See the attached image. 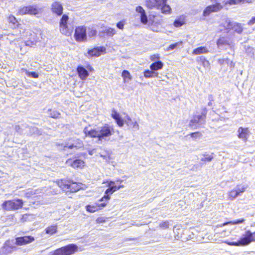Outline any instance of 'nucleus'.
<instances>
[{"mask_svg": "<svg viewBox=\"0 0 255 255\" xmlns=\"http://www.w3.org/2000/svg\"><path fill=\"white\" fill-rule=\"evenodd\" d=\"M83 131L86 136L97 137L99 140L102 141L107 137L111 136L112 134L113 131L109 127L105 126L98 130L89 129V128L86 127L84 128Z\"/></svg>", "mask_w": 255, "mask_h": 255, "instance_id": "obj_1", "label": "nucleus"}, {"mask_svg": "<svg viewBox=\"0 0 255 255\" xmlns=\"http://www.w3.org/2000/svg\"><path fill=\"white\" fill-rule=\"evenodd\" d=\"M145 5L150 9H160L161 13L165 14H169L171 12V8L167 4V0H146Z\"/></svg>", "mask_w": 255, "mask_h": 255, "instance_id": "obj_2", "label": "nucleus"}, {"mask_svg": "<svg viewBox=\"0 0 255 255\" xmlns=\"http://www.w3.org/2000/svg\"><path fill=\"white\" fill-rule=\"evenodd\" d=\"M69 17L66 14H63L59 21V30L63 34L67 36L72 34L73 27L68 22Z\"/></svg>", "mask_w": 255, "mask_h": 255, "instance_id": "obj_3", "label": "nucleus"}, {"mask_svg": "<svg viewBox=\"0 0 255 255\" xmlns=\"http://www.w3.org/2000/svg\"><path fill=\"white\" fill-rule=\"evenodd\" d=\"M78 251V247L75 244H69L50 253V255H71Z\"/></svg>", "mask_w": 255, "mask_h": 255, "instance_id": "obj_4", "label": "nucleus"}, {"mask_svg": "<svg viewBox=\"0 0 255 255\" xmlns=\"http://www.w3.org/2000/svg\"><path fill=\"white\" fill-rule=\"evenodd\" d=\"M255 242V232L252 233L250 231H246L245 234L237 242L232 245L239 246H246L252 242Z\"/></svg>", "mask_w": 255, "mask_h": 255, "instance_id": "obj_5", "label": "nucleus"}, {"mask_svg": "<svg viewBox=\"0 0 255 255\" xmlns=\"http://www.w3.org/2000/svg\"><path fill=\"white\" fill-rule=\"evenodd\" d=\"M23 204V202L22 200L16 199L5 201L2 204V207L6 210H14L21 208Z\"/></svg>", "mask_w": 255, "mask_h": 255, "instance_id": "obj_6", "label": "nucleus"}, {"mask_svg": "<svg viewBox=\"0 0 255 255\" xmlns=\"http://www.w3.org/2000/svg\"><path fill=\"white\" fill-rule=\"evenodd\" d=\"M74 37L77 41L82 42L87 39V28L84 26H80L76 28Z\"/></svg>", "mask_w": 255, "mask_h": 255, "instance_id": "obj_7", "label": "nucleus"}, {"mask_svg": "<svg viewBox=\"0 0 255 255\" xmlns=\"http://www.w3.org/2000/svg\"><path fill=\"white\" fill-rule=\"evenodd\" d=\"M207 114V109L206 108H203L200 115H194L193 119L190 121L189 127H193L196 124H199L202 121H205Z\"/></svg>", "mask_w": 255, "mask_h": 255, "instance_id": "obj_8", "label": "nucleus"}, {"mask_svg": "<svg viewBox=\"0 0 255 255\" xmlns=\"http://www.w3.org/2000/svg\"><path fill=\"white\" fill-rule=\"evenodd\" d=\"M222 5L219 2H216L214 4H211L207 6L204 9L203 15L204 16H207L212 12H216L220 11L223 8Z\"/></svg>", "mask_w": 255, "mask_h": 255, "instance_id": "obj_9", "label": "nucleus"}, {"mask_svg": "<svg viewBox=\"0 0 255 255\" xmlns=\"http://www.w3.org/2000/svg\"><path fill=\"white\" fill-rule=\"evenodd\" d=\"M108 187L109 188L105 192L106 195L100 199V201H103L105 200L107 202L110 199L109 195L112 194L121 187L120 186L115 185V183L112 181L108 183Z\"/></svg>", "mask_w": 255, "mask_h": 255, "instance_id": "obj_10", "label": "nucleus"}, {"mask_svg": "<svg viewBox=\"0 0 255 255\" xmlns=\"http://www.w3.org/2000/svg\"><path fill=\"white\" fill-rule=\"evenodd\" d=\"M237 189H233L229 192L228 198L230 200H232L235 199L242 193H244L246 189V187L241 186L240 185H237Z\"/></svg>", "mask_w": 255, "mask_h": 255, "instance_id": "obj_11", "label": "nucleus"}, {"mask_svg": "<svg viewBox=\"0 0 255 255\" xmlns=\"http://www.w3.org/2000/svg\"><path fill=\"white\" fill-rule=\"evenodd\" d=\"M34 241V238L31 236L18 237L16 238L15 244L17 246H23L29 244Z\"/></svg>", "mask_w": 255, "mask_h": 255, "instance_id": "obj_12", "label": "nucleus"}, {"mask_svg": "<svg viewBox=\"0 0 255 255\" xmlns=\"http://www.w3.org/2000/svg\"><path fill=\"white\" fill-rule=\"evenodd\" d=\"M107 205V203H96L93 205H88L86 206V211L90 213H94L102 209Z\"/></svg>", "mask_w": 255, "mask_h": 255, "instance_id": "obj_13", "label": "nucleus"}, {"mask_svg": "<svg viewBox=\"0 0 255 255\" xmlns=\"http://www.w3.org/2000/svg\"><path fill=\"white\" fill-rule=\"evenodd\" d=\"M250 135V131L248 128L239 127L238 129V137L243 140L246 141Z\"/></svg>", "mask_w": 255, "mask_h": 255, "instance_id": "obj_14", "label": "nucleus"}, {"mask_svg": "<svg viewBox=\"0 0 255 255\" xmlns=\"http://www.w3.org/2000/svg\"><path fill=\"white\" fill-rule=\"evenodd\" d=\"M51 9L53 13L60 15L63 13V8L62 4L59 1L53 2L51 5Z\"/></svg>", "mask_w": 255, "mask_h": 255, "instance_id": "obj_15", "label": "nucleus"}, {"mask_svg": "<svg viewBox=\"0 0 255 255\" xmlns=\"http://www.w3.org/2000/svg\"><path fill=\"white\" fill-rule=\"evenodd\" d=\"M135 10L136 12L140 14L139 18L140 22L143 24H146L148 22V19L145 10L142 6H137L135 8Z\"/></svg>", "mask_w": 255, "mask_h": 255, "instance_id": "obj_16", "label": "nucleus"}, {"mask_svg": "<svg viewBox=\"0 0 255 255\" xmlns=\"http://www.w3.org/2000/svg\"><path fill=\"white\" fill-rule=\"evenodd\" d=\"M106 51L104 47H97L89 50L88 51V55L89 56H99Z\"/></svg>", "mask_w": 255, "mask_h": 255, "instance_id": "obj_17", "label": "nucleus"}, {"mask_svg": "<svg viewBox=\"0 0 255 255\" xmlns=\"http://www.w3.org/2000/svg\"><path fill=\"white\" fill-rule=\"evenodd\" d=\"M66 164L74 168H82L85 166L84 162L80 159H76L75 160L68 159L66 161Z\"/></svg>", "mask_w": 255, "mask_h": 255, "instance_id": "obj_18", "label": "nucleus"}, {"mask_svg": "<svg viewBox=\"0 0 255 255\" xmlns=\"http://www.w3.org/2000/svg\"><path fill=\"white\" fill-rule=\"evenodd\" d=\"M84 146V144L83 141L80 139H76L74 140L73 143L71 144H66V145L64 146V147H68L70 149H72L73 148H75L76 149L82 148Z\"/></svg>", "mask_w": 255, "mask_h": 255, "instance_id": "obj_19", "label": "nucleus"}, {"mask_svg": "<svg viewBox=\"0 0 255 255\" xmlns=\"http://www.w3.org/2000/svg\"><path fill=\"white\" fill-rule=\"evenodd\" d=\"M227 29H232L234 28V30L235 32L239 34H241L243 31V28L241 23H236L234 26H233L232 23L231 22H229L227 24Z\"/></svg>", "mask_w": 255, "mask_h": 255, "instance_id": "obj_20", "label": "nucleus"}, {"mask_svg": "<svg viewBox=\"0 0 255 255\" xmlns=\"http://www.w3.org/2000/svg\"><path fill=\"white\" fill-rule=\"evenodd\" d=\"M104 36L106 35L108 37H112L117 33L116 30L111 27H106L100 32Z\"/></svg>", "mask_w": 255, "mask_h": 255, "instance_id": "obj_21", "label": "nucleus"}, {"mask_svg": "<svg viewBox=\"0 0 255 255\" xmlns=\"http://www.w3.org/2000/svg\"><path fill=\"white\" fill-rule=\"evenodd\" d=\"M202 155L203 157L201 158V161L203 164H205L212 161L214 158V153L212 152L210 154L208 152H205Z\"/></svg>", "mask_w": 255, "mask_h": 255, "instance_id": "obj_22", "label": "nucleus"}, {"mask_svg": "<svg viewBox=\"0 0 255 255\" xmlns=\"http://www.w3.org/2000/svg\"><path fill=\"white\" fill-rule=\"evenodd\" d=\"M77 71L79 77L82 80H85L89 76V73L84 67L79 66L77 68Z\"/></svg>", "mask_w": 255, "mask_h": 255, "instance_id": "obj_23", "label": "nucleus"}, {"mask_svg": "<svg viewBox=\"0 0 255 255\" xmlns=\"http://www.w3.org/2000/svg\"><path fill=\"white\" fill-rule=\"evenodd\" d=\"M68 190L72 192H75L81 188V185L76 182L69 181Z\"/></svg>", "mask_w": 255, "mask_h": 255, "instance_id": "obj_24", "label": "nucleus"}, {"mask_svg": "<svg viewBox=\"0 0 255 255\" xmlns=\"http://www.w3.org/2000/svg\"><path fill=\"white\" fill-rule=\"evenodd\" d=\"M209 50L206 46H200L194 49L192 51V54L194 55H199L201 54L207 53Z\"/></svg>", "mask_w": 255, "mask_h": 255, "instance_id": "obj_25", "label": "nucleus"}, {"mask_svg": "<svg viewBox=\"0 0 255 255\" xmlns=\"http://www.w3.org/2000/svg\"><path fill=\"white\" fill-rule=\"evenodd\" d=\"M163 67V63L161 61H158L152 63L150 65V69L152 71H157L161 69Z\"/></svg>", "mask_w": 255, "mask_h": 255, "instance_id": "obj_26", "label": "nucleus"}, {"mask_svg": "<svg viewBox=\"0 0 255 255\" xmlns=\"http://www.w3.org/2000/svg\"><path fill=\"white\" fill-rule=\"evenodd\" d=\"M112 117L116 121L117 124L120 126H123V121L121 119L119 115L115 111L112 112Z\"/></svg>", "mask_w": 255, "mask_h": 255, "instance_id": "obj_27", "label": "nucleus"}, {"mask_svg": "<svg viewBox=\"0 0 255 255\" xmlns=\"http://www.w3.org/2000/svg\"><path fill=\"white\" fill-rule=\"evenodd\" d=\"M57 185L63 190H68L69 181L63 180H58L56 182Z\"/></svg>", "mask_w": 255, "mask_h": 255, "instance_id": "obj_28", "label": "nucleus"}, {"mask_svg": "<svg viewBox=\"0 0 255 255\" xmlns=\"http://www.w3.org/2000/svg\"><path fill=\"white\" fill-rule=\"evenodd\" d=\"M157 75V73H155L151 70L146 69L143 71V76L146 78L156 77Z\"/></svg>", "mask_w": 255, "mask_h": 255, "instance_id": "obj_29", "label": "nucleus"}, {"mask_svg": "<svg viewBox=\"0 0 255 255\" xmlns=\"http://www.w3.org/2000/svg\"><path fill=\"white\" fill-rule=\"evenodd\" d=\"M57 227L56 225H53L47 227L45 229L46 234L52 235L57 232Z\"/></svg>", "mask_w": 255, "mask_h": 255, "instance_id": "obj_30", "label": "nucleus"}, {"mask_svg": "<svg viewBox=\"0 0 255 255\" xmlns=\"http://www.w3.org/2000/svg\"><path fill=\"white\" fill-rule=\"evenodd\" d=\"M43 189L44 188H38L35 190H28L25 193V196L26 197H30L33 195L40 193Z\"/></svg>", "mask_w": 255, "mask_h": 255, "instance_id": "obj_31", "label": "nucleus"}, {"mask_svg": "<svg viewBox=\"0 0 255 255\" xmlns=\"http://www.w3.org/2000/svg\"><path fill=\"white\" fill-rule=\"evenodd\" d=\"M185 23V20L184 17H179L176 19L173 22V25L175 27H179Z\"/></svg>", "mask_w": 255, "mask_h": 255, "instance_id": "obj_32", "label": "nucleus"}, {"mask_svg": "<svg viewBox=\"0 0 255 255\" xmlns=\"http://www.w3.org/2000/svg\"><path fill=\"white\" fill-rule=\"evenodd\" d=\"M28 14H36L39 12L40 9L36 8L33 6H28Z\"/></svg>", "mask_w": 255, "mask_h": 255, "instance_id": "obj_33", "label": "nucleus"}, {"mask_svg": "<svg viewBox=\"0 0 255 255\" xmlns=\"http://www.w3.org/2000/svg\"><path fill=\"white\" fill-rule=\"evenodd\" d=\"M218 46L228 44V42L224 37H220L216 42Z\"/></svg>", "mask_w": 255, "mask_h": 255, "instance_id": "obj_34", "label": "nucleus"}, {"mask_svg": "<svg viewBox=\"0 0 255 255\" xmlns=\"http://www.w3.org/2000/svg\"><path fill=\"white\" fill-rule=\"evenodd\" d=\"M47 114L52 118H57L59 117L60 114L56 111H52L51 109L48 110Z\"/></svg>", "mask_w": 255, "mask_h": 255, "instance_id": "obj_35", "label": "nucleus"}, {"mask_svg": "<svg viewBox=\"0 0 255 255\" xmlns=\"http://www.w3.org/2000/svg\"><path fill=\"white\" fill-rule=\"evenodd\" d=\"M87 33L90 37H92L96 35L97 31L95 29L89 27L87 28Z\"/></svg>", "mask_w": 255, "mask_h": 255, "instance_id": "obj_36", "label": "nucleus"}, {"mask_svg": "<svg viewBox=\"0 0 255 255\" xmlns=\"http://www.w3.org/2000/svg\"><path fill=\"white\" fill-rule=\"evenodd\" d=\"M183 43V42L182 41L172 43L169 45V46L167 48V50H172L175 48L177 46L180 45Z\"/></svg>", "mask_w": 255, "mask_h": 255, "instance_id": "obj_37", "label": "nucleus"}, {"mask_svg": "<svg viewBox=\"0 0 255 255\" xmlns=\"http://www.w3.org/2000/svg\"><path fill=\"white\" fill-rule=\"evenodd\" d=\"M22 70L24 71L25 72L26 74L28 77H32L35 78L38 77V74L35 72H29L27 70L23 69H22Z\"/></svg>", "mask_w": 255, "mask_h": 255, "instance_id": "obj_38", "label": "nucleus"}, {"mask_svg": "<svg viewBox=\"0 0 255 255\" xmlns=\"http://www.w3.org/2000/svg\"><path fill=\"white\" fill-rule=\"evenodd\" d=\"M14 244H15V243H14L13 241L8 240L5 242L4 246H6V248L12 250V249L14 248L13 246Z\"/></svg>", "mask_w": 255, "mask_h": 255, "instance_id": "obj_39", "label": "nucleus"}, {"mask_svg": "<svg viewBox=\"0 0 255 255\" xmlns=\"http://www.w3.org/2000/svg\"><path fill=\"white\" fill-rule=\"evenodd\" d=\"M18 13L20 15L28 14V6H24L20 8L18 10Z\"/></svg>", "mask_w": 255, "mask_h": 255, "instance_id": "obj_40", "label": "nucleus"}, {"mask_svg": "<svg viewBox=\"0 0 255 255\" xmlns=\"http://www.w3.org/2000/svg\"><path fill=\"white\" fill-rule=\"evenodd\" d=\"M12 250L9 249V248H6V246H4L1 249V252L2 254L6 255L8 254H10L12 252Z\"/></svg>", "mask_w": 255, "mask_h": 255, "instance_id": "obj_41", "label": "nucleus"}, {"mask_svg": "<svg viewBox=\"0 0 255 255\" xmlns=\"http://www.w3.org/2000/svg\"><path fill=\"white\" fill-rule=\"evenodd\" d=\"M159 226L163 229H168L169 228V222L168 221H163L159 224Z\"/></svg>", "mask_w": 255, "mask_h": 255, "instance_id": "obj_42", "label": "nucleus"}, {"mask_svg": "<svg viewBox=\"0 0 255 255\" xmlns=\"http://www.w3.org/2000/svg\"><path fill=\"white\" fill-rule=\"evenodd\" d=\"M189 135L192 138H196L197 137H201L202 136V134L200 131H196L190 133Z\"/></svg>", "mask_w": 255, "mask_h": 255, "instance_id": "obj_43", "label": "nucleus"}, {"mask_svg": "<svg viewBox=\"0 0 255 255\" xmlns=\"http://www.w3.org/2000/svg\"><path fill=\"white\" fill-rule=\"evenodd\" d=\"M36 42L37 41L36 40H28L25 42V45L26 46L32 47L36 44Z\"/></svg>", "mask_w": 255, "mask_h": 255, "instance_id": "obj_44", "label": "nucleus"}, {"mask_svg": "<svg viewBox=\"0 0 255 255\" xmlns=\"http://www.w3.org/2000/svg\"><path fill=\"white\" fill-rule=\"evenodd\" d=\"M126 24V21L122 20L117 24V27L120 29H123L124 28V25Z\"/></svg>", "mask_w": 255, "mask_h": 255, "instance_id": "obj_45", "label": "nucleus"}, {"mask_svg": "<svg viewBox=\"0 0 255 255\" xmlns=\"http://www.w3.org/2000/svg\"><path fill=\"white\" fill-rule=\"evenodd\" d=\"M244 222H245V220L244 219H241L235 220L232 222H230L229 223H232L233 224H238L243 223Z\"/></svg>", "mask_w": 255, "mask_h": 255, "instance_id": "obj_46", "label": "nucleus"}, {"mask_svg": "<svg viewBox=\"0 0 255 255\" xmlns=\"http://www.w3.org/2000/svg\"><path fill=\"white\" fill-rule=\"evenodd\" d=\"M8 20L10 22H11L13 24L15 23V22L17 21L16 18L13 15H10L9 16Z\"/></svg>", "mask_w": 255, "mask_h": 255, "instance_id": "obj_47", "label": "nucleus"}, {"mask_svg": "<svg viewBox=\"0 0 255 255\" xmlns=\"http://www.w3.org/2000/svg\"><path fill=\"white\" fill-rule=\"evenodd\" d=\"M226 4H229V5H236L237 1L236 0H228Z\"/></svg>", "mask_w": 255, "mask_h": 255, "instance_id": "obj_48", "label": "nucleus"}, {"mask_svg": "<svg viewBox=\"0 0 255 255\" xmlns=\"http://www.w3.org/2000/svg\"><path fill=\"white\" fill-rule=\"evenodd\" d=\"M255 23V16L251 18V19L248 21V24L249 25H253Z\"/></svg>", "mask_w": 255, "mask_h": 255, "instance_id": "obj_49", "label": "nucleus"}, {"mask_svg": "<svg viewBox=\"0 0 255 255\" xmlns=\"http://www.w3.org/2000/svg\"><path fill=\"white\" fill-rule=\"evenodd\" d=\"M127 76H128V71L124 70L122 73V77H123L124 81H126Z\"/></svg>", "mask_w": 255, "mask_h": 255, "instance_id": "obj_50", "label": "nucleus"}, {"mask_svg": "<svg viewBox=\"0 0 255 255\" xmlns=\"http://www.w3.org/2000/svg\"><path fill=\"white\" fill-rule=\"evenodd\" d=\"M245 1V0H236L237 4H239L242 2H243Z\"/></svg>", "mask_w": 255, "mask_h": 255, "instance_id": "obj_51", "label": "nucleus"}, {"mask_svg": "<svg viewBox=\"0 0 255 255\" xmlns=\"http://www.w3.org/2000/svg\"><path fill=\"white\" fill-rule=\"evenodd\" d=\"M94 151H95L94 149H93L92 150H90V151H89V154L92 155L94 154Z\"/></svg>", "mask_w": 255, "mask_h": 255, "instance_id": "obj_52", "label": "nucleus"}, {"mask_svg": "<svg viewBox=\"0 0 255 255\" xmlns=\"http://www.w3.org/2000/svg\"><path fill=\"white\" fill-rule=\"evenodd\" d=\"M245 1L247 3H251L253 2L254 0H245Z\"/></svg>", "mask_w": 255, "mask_h": 255, "instance_id": "obj_53", "label": "nucleus"}, {"mask_svg": "<svg viewBox=\"0 0 255 255\" xmlns=\"http://www.w3.org/2000/svg\"><path fill=\"white\" fill-rule=\"evenodd\" d=\"M152 56H154H154H156V58L157 59H158V58H159V55H158V54H157V55H153Z\"/></svg>", "mask_w": 255, "mask_h": 255, "instance_id": "obj_54", "label": "nucleus"}, {"mask_svg": "<svg viewBox=\"0 0 255 255\" xmlns=\"http://www.w3.org/2000/svg\"><path fill=\"white\" fill-rule=\"evenodd\" d=\"M200 59H203V60H205V58L204 57H203V56H201V57H200Z\"/></svg>", "mask_w": 255, "mask_h": 255, "instance_id": "obj_55", "label": "nucleus"}, {"mask_svg": "<svg viewBox=\"0 0 255 255\" xmlns=\"http://www.w3.org/2000/svg\"><path fill=\"white\" fill-rule=\"evenodd\" d=\"M151 60L152 61H153V60H154V58H153L152 57H151Z\"/></svg>", "mask_w": 255, "mask_h": 255, "instance_id": "obj_56", "label": "nucleus"}]
</instances>
